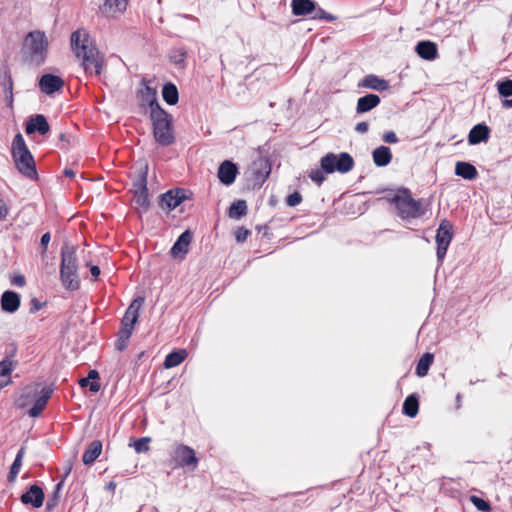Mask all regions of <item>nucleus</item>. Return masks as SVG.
<instances>
[{
    "label": "nucleus",
    "mask_w": 512,
    "mask_h": 512,
    "mask_svg": "<svg viewBox=\"0 0 512 512\" xmlns=\"http://www.w3.org/2000/svg\"><path fill=\"white\" fill-rule=\"evenodd\" d=\"M144 301L145 300L143 297H137L130 303L121 320L120 329L133 333L134 326L139 319V310L142 307Z\"/></svg>",
    "instance_id": "nucleus-10"
},
{
    "label": "nucleus",
    "mask_w": 512,
    "mask_h": 512,
    "mask_svg": "<svg viewBox=\"0 0 512 512\" xmlns=\"http://www.w3.org/2000/svg\"><path fill=\"white\" fill-rule=\"evenodd\" d=\"M455 174L465 180H474L478 176V171L470 162L458 161L455 165Z\"/></svg>",
    "instance_id": "nucleus-28"
},
{
    "label": "nucleus",
    "mask_w": 512,
    "mask_h": 512,
    "mask_svg": "<svg viewBox=\"0 0 512 512\" xmlns=\"http://www.w3.org/2000/svg\"><path fill=\"white\" fill-rule=\"evenodd\" d=\"M453 235H454V230H453L452 223L447 219H443L440 222L439 227L437 229V233H436V244H437L436 255H437V261L439 264H442V262L446 256V253H447L448 247L452 241Z\"/></svg>",
    "instance_id": "nucleus-9"
},
{
    "label": "nucleus",
    "mask_w": 512,
    "mask_h": 512,
    "mask_svg": "<svg viewBox=\"0 0 512 512\" xmlns=\"http://www.w3.org/2000/svg\"><path fill=\"white\" fill-rule=\"evenodd\" d=\"M419 412V395L412 393L408 395L402 406V413L410 418L416 417Z\"/></svg>",
    "instance_id": "nucleus-29"
},
{
    "label": "nucleus",
    "mask_w": 512,
    "mask_h": 512,
    "mask_svg": "<svg viewBox=\"0 0 512 512\" xmlns=\"http://www.w3.org/2000/svg\"><path fill=\"white\" fill-rule=\"evenodd\" d=\"M302 200V195L298 191H294L286 197L285 202L289 207H296L302 202Z\"/></svg>",
    "instance_id": "nucleus-48"
},
{
    "label": "nucleus",
    "mask_w": 512,
    "mask_h": 512,
    "mask_svg": "<svg viewBox=\"0 0 512 512\" xmlns=\"http://www.w3.org/2000/svg\"><path fill=\"white\" fill-rule=\"evenodd\" d=\"M21 304V296L18 292L13 290H6L2 293L0 298L1 310L6 313H15Z\"/></svg>",
    "instance_id": "nucleus-19"
},
{
    "label": "nucleus",
    "mask_w": 512,
    "mask_h": 512,
    "mask_svg": "<svg viewBox=\"0 0 512 512\" xmlns=\"http://www.w3.org/2000/svg\"><path fill=\"white\" fill-rule=\"evenodd\" d=\"M45 494L38 484L34 483L20 496V501L26 506L40 508L43 505Z\"/></svg>",
    "instance_id": "nucleus-15"
},
{
    "label": "nucleus",
    "mask_w": 512,
    "mask_h": 512,
    "mask_svg": "<svg viewBox=\"0 0 512 512\" xmlns=\"http://www.w3.org/2000/svg\"><path fill=\"white\" fill-rule=\"evenodd\" d=\"M11 157L17 171L31 181H38L36 162L29 150L23 135L18 132L12 141Z\"/></svg>",
    "instance_id": "nucleus-3"
},
{
    "label": "nucleus",
    "mask_w": 512,
    "mask_h": 512,
    "mask_svg": "<svg viewBox=\"0 0 512 512\" xmlns=\"http://www.w3.org/2000/svg\"><path fill=\"white\" fill-rule=\"evenodd\" d=\"M362 87L375 90V91H385L389 88V82L375 74L366 75L361 84Z\"/></svg>",
    "instance_id": "nucleus-27"
},
{
    "label": "nucleus",
    "mask_w": 512,
    "mask_h": 512,
    "mask_svg": "<svg viewBox=\"0 0 512 512\" xmlns=\"http://www.w3.org/2000/svg\"><path fill=\"white\" fill-rule=\"evenodd\" d=\"M102 442L100 440H93L90 442L82 455V462L84 465L93 464L102 452Z\"/></svg>",
    "instance_id": "nucleus-26"
},
{
    "label": "nucleus",
    "mask_w": 512,
    "mask_h": 512,
    "mask_svg": "<svg viewBox=\"0 0 512 512\" xmlns=\"http://www.w3.org/2000/svg\"><path fill=\"white\" fill-rule=\"evenodd\" d=\"M152 134L155 142L162 147H168L176 142L174 118L165 109L149 115Z\"/></svg>",
    "instance_id": "nucleus-5"
},
{
    "label": "nucleus",
    "mask_w": 512,
    "mask_h": 512,
    "mask_svg": "<svg viewBox=\"0 0 512 512\" xmlns=\"http://www.w3.org/2000/svg\"><path fill=\"white\" fill-rule=\"evenodd\" d=\"M38 87L42 93L46 95H53L62 90L64 87V80L58 75L45 73L39 77Z\"/></svg>",
    "instance_id": "nucleus-12"
},
{
    "label": "nucleus",
    "mask_w": 512,
    "mask_h": 512,
    "mask_svg": "<svg viewBox=\"0 0 512 512\" xmlns=\"http://www.w3.org/2000/svg\"><path fill=\"white\" fill-rule=\"evenodd\" d=\"M16 365L17 362L0 361V390L12 382L11 373Z\"/></svg>",
    "instance_id": "nucleus-33"
},
{
    "label": "nucleus",
    "mask_w": 512,
    "mask_h": 512,
    "mask_svg": "<svg viewBox=\"0 0 512 512\" xmlns=\"http://www.w3.org/2000/svg\"><path fill=\"white\" fill-rule=\"evenodd\" d=\"M496 87L501 97L508 99L512 96V79L504 78L497 81Z\"/></svg>",
    "instance_id": "nucleus-43"
},
{
    "label": "nucleus",
    "mask_w": 512,
    "mask_h": 512,
    "mask_svg": "<svg viewBox=\"0 0 512 512\" xmlns=\"http://www.w3.org/2000/svg\"><path fill=\"white\" fill-rule=\"evenodd\" d=\"M386 199L395 206L398 216L403 220L420 218L425 214L421 202L415 200L411 191L406 187L398 188L392 197Z\"/></svg>",
    "instance_id": "nucleus-6"
},
{
    "label": "nucleus",
    "mask_w": 512,
    "mask_h": 512,
    "mask_svg": "<svg viewBox=\"0 0 512 512\" xmlns=\"http://www.w3.org/2000/svg\"><path fill=\"white\" fill-rule=\"evenodd\" d=\"M162 98L168 105H176L179 101V91L177 86L168 81L162 86L161 90Z\"/></svg>",
    "instance_id": "nucleus-30"
},
{
    "label": "nucleus",
    "mask_w": 512,
    "mask_h": 512,
    "mask_svg": "<svg viewBox=\"0 0 512 512\" xmlns=\"http://www.w3.org/2000/svg\"><path fill=\"white\" fill-rule=\"evenodd\" d=\"M42 413V410L33 406L28 410V415L31 417V418H37L41 415Z\"/></svg>",
    "instance_id": "nucleus-58"
},
{
    "label": "nucleus",
    "mask_w": 512,
    "mask_h": 512,
    "mask_svg": "<svg viewBox=\"0 0 512 512\" xmlns=\"http://www.w3.org/2000/svg\"><path fill=\"white\" fill-rule=\"evenodd\" d=\"M8 215V207L5 201L0 198V221L4 220Z\"/></svg>",
    "instance_id": "nucleus-56"
},
{
    "label": "nucleus",
    "mask_w": 512,
    "mask_h": 512,
    "mask_svg": "<svg viewBox=\"0 0 512 512\" xmlns=\"http://www.w3.org/2000/svg\"><path fill=\"white\" fill-rule=\"evenodd\" d=\"M326 11L322 9L321 7L316 6L315 11L312 14V19L314 20H322L325 16Z\"/></svg>",
    "instance_id": "nucleus-55"
},
{
    "label": "nucleus",
    "mask_w": 512,
    "mask_h": 512,
    "mask_svg": "<svg viewBox=\"0 0 512 512\" xmlns=\"http://www.w3.org/2000/svg\"><path fill=\"white\" fill-rule=\"evenodd\" d=\"M456 409H459L461 407V401H462V395L460 393H458L456 395Z\"/></svg>",
    "instance_id": "nucleus-64"
},
{
    "label": "nucleus",
    "mask_w": 512,
    "mask_h": 512,
    "mask_svg": "<svg viewBox=\"0 0 512 512\" xmlns=\"http://www.w3.org/2000/svg\"><path fill=\"white\" fill-rule=\"evenodd\" d=\"M63 174L68 178H73L76 175L75 171L72 168L67 167L63 170Z\"/></svg>",
    "instance_id": "nucleus-60"
},
{
    "label": "nucleus",
    "mask_w": 512,
    "mask_h": 512,
    "mask_svg": "<svg viewBox=\"0 0 512 512\" xmlns=\"http://www.w3.org/2000/svg\"><path fill=\"white\" fill-rule=\"evenodd\" d=\"M148 164L145 163L138 170V174L132 182L134 191H147Z\"/></svg>",
    "instance_id": "nucleus-37"
},
{
    "label": "nucleus",
    "mask_w": 512,
    "mask_h": 512,
    "mask_svg": "<svg viewBox=\"0 0 512 512\" xmlns=\"http://www.w3.org/2000/svg\"><path fill=\"white\" fill-rule=\"evenodd\" d=\"M150 437H140L134 440L133 447L136 453H145L149 450Z\"/></svg>",
    "instance_id": "nucleus-45"
},
{
    "label": "nucleus",
    "mask_w": 512,
    "mask_h": 512,
    "mask_svg": "<svg viewBox=\"0 0 512 512\" xmlns=\"http://www.w3.org/2000/svg\"><path fill=\"white\" fill-rule=\"evenodd\" d=\"M354 159L348 152L327 153L321 157L319 167L312 169L308 173V177L318 186L322 185L326 180L325 174H333L338 172L346 174L354 167Z\"/></svg>",
    "instance_id": "nucleus-2"
},
{
    "label": "nucleus",
    "mask_w": 512,
    "mask_h": 512,
    "mask_svg": "<svg viewBox=\"0 0 512 512\" xmlns=\"http://www.w3.org/2000/svg\"><path fill=\"white\" fill-rule=\"evenodd\" d=\"M48 46L49 43L45 32L33 30L24 38L23 53L30 64L40 66L45 63Z\"/></svg>",
    "instance_id": "nucleus-7"
},
{
    "label": "nucleus",
    "mask_w": 512,
    "mask_h": 512,
    "mask_svg": "<svg viewBox=\"0 0 512 512\" xmlns=\"http://www.w3.org/2000/svg\"><path fill=\"white\" fill-rule=\"evenodd\" d=\"M382 140L388 144H395L398 142V137L394 131H387L383 134Z\"/></svg>",
    "instance_id": "nucleus-51"
},
{
    "label": "nucleus",
    "mask_w": 512,
    "mask_h": 512,
    "mask_svg": "<svg viewBox=\"0 0 512 512\" xmlns=\"http://www.w3.org/2000/svg\"><path fill=\"white\" fill-rule=\"evenodd\" d=\"M392 152L390 147L380 145L372 151V159L377 167H386L391 163Z\"/></svg>",
    "instance_id": "nucleus-25"
},
{
    "label": "nucleus",
    "mask_w": 512,
    "mask_h": 512,
    "mask_svg": "<svg viewBox=\"0 0 512 512\" xmlns=\"http://www.w3.org/2000/svg\"><path fill=\"white\" fill-rule=\"evenodd\" d=\"M99 373L97 370L95 369H92L89 371L87 377H83L79 380V385L82 387V388H85V387H89V390L93 393H97L100 388H101V385L99 383Z\"/></svg>",
    "instance_id": "nucleus-32"
},
{
    "label": "nucleus",
    "mask_w": 512,
    "mask_h": 512,
    "mask_svg": "<svg viewBox=\"0 0 512 512\" xmlns=\"http://www.w3.org/2000/svg\"><path fill=\"white\" fill-rule=\"evenodd\" d=\"M5 100H6L7 107H9L10 109H13V103H14V94H13V92L5 94Z\"/></svg>",
    "instance_id": "nucleus-59"
},
{
    "label": "nucleus",
    "mask_w": 512,
    "mask_h": 512,
    "mask_svg": "<svg viewBox=\"0 0 512 512\" xmlns=\"http://www.w3.org/2000/svg\"><path fill=\"white\" fill-rule=\"evenodd\" d=\"M417 55L427 61H434L438 58V46L430 40H421L415 46Z\"/></svg>",
    "instance_id": "nucleus-21"
},
{
    "label": "nucleus",
    "mask_w": 512,
    "mask_h": 512,
    "mask_svg": "<svg viewBox=\"0 0 512 512\" xmlns=\"http://www.w3.org/2000/svg\"><path fill=\"white\" fill-rule=\"evenodd\" d=\"M79 265L76 248L65 243L61 248L60 281L68 291H76L80 288Z\"/></svg>",
    "instance_id": "nucleus-4"
},
{
    "label": "nucleus",
    "mask_w": 512,
    "mask_h": 512,
    "mask_svg": "<svg viewBox=\"0 0 512 512\" xmlns=\"http://www.w3.org/2000/svg\"><path fill=\"white\" fill-rule=\"evenodd\" d=\"M70 43L75 56L81 59L85 72L99 76L102 71L104 57L97 46L92 43L89 33L84 29L73 31Z\"/></svg>",
    "instance_id": "nucleus-1"
},
{
    "label": "nucleus",
    "mask_w": 512,
    "mask_h": 512,
    "mask_svg": "<svg viewBox=\"0 0 512 512\" xmlns=\"http://www.w3.org/2000/svg\"><path fill=\"white\" fill-rule=\"evenodd\" d=\"M18 351L17 344L12 342L8 345V347L5 349L4 358L2 361H8V362H16L14 360L16 354Z\"/></svg>",
    "instance_id": "nucleus-47"
},
{
    "label": "nucleus",
    "mask_w": 512,
    "mask_h": 512,
    "mask_svg": "<svg viewBox=\"0 0 512 512\" xmlns=\"http://www.w3.org/2000/svg\"><path fill=\"white\" fill-rule=\"evenodd\" d=\"M105 489H106L107 491H112V492H114V490L116 489V483H115L114 481H110V482L106 485Z\"/></svg>",
    "instance_id": "nucleus-62"
},
{
    "label": "nucleus",
    "mask_w": 512,
    "mask_h": 512,
    "mask_svg": "<svg viewBox=\"0 0 512 512\" xmlns=\"http://www.w3.org/2000/svg\"><path fill=\"white\" fill-rule=\"evenodd\" d=\"M46 304H47V302H46V301H40L38 298L33 297V298L30 300L29 313H30V314H34V313H36L37 311H39L40 309H42L44 306H46Z\"/></svg>",
    "instance_id": "nucleus-49"
},
{
    "label": "nucleus",
    "mask_w": 512,
    "mask_h": 512,
    "mask_svg": "<svg viewBox=\"0 0 512 512\" xmlns=\"http://www.w3.org/2000/svg\"><path fill=\"white\" fill-rule=\"evenodd\" d=\"M381 102L380 97L374 93H368L357 100L356 113L363 114L376 108Z\"/></svg>",
    "instance_id": "nucleus-22"
},
{
    "label": "nucleus",
    "mask_w": 512,
    "mask_h": 512,
    "mask_svg": "<svg viewBox=\"0 0 512 512\" xmlns=\"http://www.w3.org/2000/svg\"><path fill=\"white\" fill-rule=\"evenodd\" d=\"M13 79L10 69L7 64L0 66V86L3 89L4 94L13 92Z\"/></svg>",
    "instance_id": "nucleus-36"
},
{
    "label": "nucleus",
    "mask_w": 512,
    "mask_h": 512,
    "mask_svg": "<svg viewBox=\"0 0 512 512\" xmlns=\"http://www.w3.org/2000/svg\"><path fill=\"white\" fill-rule=\"evenodd\" d=\"M133 201L137 208L146 213L150 209L149 193L147 191H134Z\"/></svg>",
    "instance_id": "nucleus-39"
},
{
    "label": "nucleus",
    "mask_w": 512,
    "mask_h": 512,
    "mask_svg": "<svg viewBox=\"0 0 512 512\" xmlns=\"http://www.w3.org/2000/svg\"><path fill=\"white\" fill-rule=\"evenodd\" d=\"M50 239H51V234L50 232H46L44 233L41 238H40V246L42 248V253H45L46 250H47V247H48V244L50 242Z\"/></svg>",
    "instance_id": "nucleus-52"
},
{
    "label": "nucleus",
    "mask_w": 512,
    "mask_h": 512,
    "mask_svg": "<svg viewBox=\"0 0 512 512\" xmlns=\"http://www.w3.org/2000/svg\"><path fill=\"white\" fill-rule=\"evenodd\" d=\"M53 393V388L49 386L42 387L40 391V395L35 399L33 406L41 409L42 411L45 409L51 395Z\"/></svg>",
    "instance_id": "nucleus-42"
},
{
    "label": "nucleus",
    "mask_w": 512,
    "mask_h": 512,
    "mask_svg": "<svg viewBox=\"0 0 512 512\" xmlns=\"http://www.w3.org/2000/svg\"><path fill=\"white\" fill-rule=\"evenodd\" d=\"M336 19H337V17H336V16H334V15H332V14H330V13L326 12V14H325V16L323 17V19H322V20H325V21H328V22H333V21H335Z\"/></svg>",
    "instance_id": "nucleus-61"
},
{
    "label": "nucleus",
    "mask_w": 512,
    "mask_h": 512,
    "mask_svg": "<svg viewBox=\"0 0 512 512\" xmlns=\"http://www.w3.org/2000/svg\"><path fill=\"white\" fill-rule=\"evenodd\" d=\"M434 361V355L430 352L424 353L418 360L415 368V374L418 377H425L428 374L430 366Z\"/></svg>",
    "instance_id": "nucleus-34"
},
{
    "label": "nucleus",
    "mask_w": 512,
    "mask_h": 512,
    "mask_svg": "<svg viewBox=\"0 0 512 512\" xmlns=\"http://www.w3.org/2000/svg\"><path fill=\"white\" fill-rule=\"evenodd\" d=\"M132 333L127 330L120 329L117 333V340L115 342V347L118 351H124L128 346L129 338Z\"/></svg>",
    "instance_id": "nucleus-44"
},
{
    "label": "nucleus",
    "mask_w": 512,
    "mask_h": 512,
    "mask_svg": "<svg viewBox=\"0 0 512 512\" xmlns=\"http://www.w3.org/2000/svg\"><path fill=\"white\" fill-rule=\"evenodd\" d=\"M128 0H105V2L99 6V12L105 16L110 17L116 12H124L127 8Z\"/></svg>",
    "instance_id": "nucleus-24"
},
{
    "label": "nucleus",
    "mask_w": 512,
    "mask_h": 512,
    "mask_svg": "<svg viewBox=\"0 0 512 512\" xmlns=\"http://www.w3.org/2000/svg\"><path fill=\"white\" fill-rule=\"evenodd\" d=\"M247 203L245 200L239 199L231 203L228 209V215L232 219H240L247 214Z\"/></svg>",
    "instance_id": "nucleus-38"
},
{
    "label": "nucleus",
    "mask_w": 512,
    "mask_h": 512,
    "mask_svg": "<svg viewBox=\"0 0 512 512\" xmlns=\"http://www.w3.org/2000/svg\"><path fill=\"white\" fill-rule=\"evenodd\" d=\"M187 58V50L183 47L173 49L169 54L170 62L179 68H183Z\"/></svg>",
    "instance_id": "nucleus-40"
},
{
    "label": "nucleus",
    "mask_w": 512,
    "mask_h": 512,
    "mask_svg": "<svg viewBox=\"0 0 512 512\" xmlns=\"http://www.w3.org/2000/svg\"><path fill=\"white\" fill-rule=\"evenodd\" d=\"M63 485H64V479L60 480L54 486V490H53L52 494L48 497V500L46 502V509L47 510H52V509H54L58 505V503L60 501L61 491H62Z\"/></svg>",
    "instance_id": "nucleus-41"
},
{
    "label": "nucleus",
    "mask_w": 512,
    "mask_h": 512,
    "mask_svg": "<svg viewBox=\"0 0 512 512\" xmlns=\"http://www.w3.org/2000/svg\"><path fill=\"white\" fill-rule=\"evenodd\" d=\"M50 132V125L45 115L34 114L28 117L25 122V133L27 135L40 134L47 135Z\"/></svg>",
    "instance_id": "nucleus-13"
},
{
    "label": "nucleus",
    "mask_w": 512,
    "mask_h": 512,
    "mask_svg": "<svg viewBox=\"0 0 512 512\" xmlns=\"http://www.w3.org/2000/svg\"><path fill=\"white\" fill-rule=\"evenodd\" d=\"M238 174L239 167L232 160H224L221 162L217 171V177L220 183L225 186L232 185Z\"/></svg>",
    "instance_id": "nucleus-14"
},
{
    "label": "nucleus",
    "mask_w": 512,
    "mask_h": 512,
    "mask_svg": "<svg viewBox=\"0 0 512 512\" xmlns=\"http://www.w3.org/2000/svg\"><path fill=\"white\" fill-rule=\"evenodd\" d=\"M491 129L484 123L474 125L468 134L469 145H478L489 140Z\"/></svg>",
    "instance_id": "nucleus-20"
},
{
    "label": "nucleus",
    "mask_w": 512,
    "mask_h": 512,
    "mask_svg": "<svg viewBox=\"0 0 512 512\" xmlns=\"http://www.w3.org/2000/svg\"><path fill=\"white\" fill-rule=\"evenodd\" d=\"M471 502L474 504L478 511L489 512L491 510V505L489 501L481 497L471 496Z\"/></svg>",
    "instance_id": "nucleus-46"
},
{
    "label": "nucleus",
    "mask_w": 512,
    "mask_h": 512,
    "mask_svg": "<svg viewBox=\"0 0 512 512\" xmlns=\"http://www.w3.org/2000/svg\"><path fill=\"white\" fill-rule=\"evenodd\" d=\"M317 2L314 0H292L291 10L294 16H308L313 14Z\"/></svg>",
    "instance_id": "nucleus-23"
},
{
    "label": "nucleus",
    "mask_w": 512,
    "mask_h": 512,
    "mask_svg": "<svg viewBox=\"0 0 512 512\" xmlns=\"http://www.w3.org/2000/svg\"><path fill=\"white\" fill-rule=\"evenodd\" d=\"M502 106L504 108H512V98L511 99H504L502 101Z\"/></svg>",
    "instance_id": "nucleus-63"
},
{
    "label": "nucleus",
    "mask_w": 512,
    "mask_h": 512,
    "mask_svg": "<svg viewBox=\"0 0 512 512\" xmlns=\"http://www.w3.org/2000/svg\"><path fill=\"white\" fill-rule=\"evenodd\" d=\"M11 283L13 285H16L18 287H23L25 284H26V279L24 277V275L22 274H18V275H15L12 279H11Z\"/></svg>",
    "instance_id": "nucleus-53"
},
{
    "label": "nucleus",
    "mask_w": 512,
    "mask_h": 512,
    "mask_svg": "<svg viewBox=\"0 0 512 512\" xmlns=\"http://www.w3.org/2000/svg\"><path fill=\"white\" fill-rule=\"evenodd\" d=\"M89 270L93 278V281L98 280L99 275L101 273L100 267L98 265H90Z\"/></svg>",
    "instance_id": "nucleus-57"
},
{
    "label": "nucleus",
    "mask_w": 512,
    "mask_h": 512,
    "mask_svg": "<svg viewBox=\"0 0 512 512\" xmlns=\"http://www.w3.org/2000/svg\"><path fill=\"white\" fill-rule=\"evenodd\" d=\"M142 84L144 85V89L140 91L143 102L141 106L143 107L147 105L149 107V115L164 110L158 102L156 89L149 86L148 81L145 78H143Z\"/></svg>",
    "instance_id": "nucleus-16"
},
{
    "label": "nucleus",
    "mask_w": 512,
    "mask_h": 512,
    "mask_svg": "<svg viewBox=\"0 0 512 512\" xmlns=\"http://www.w3.org/2000/svg\"><path fill=\"white\" fill-rule=\"evenodd\" d=\"M253 189H259L271 173V164L268 159L260 158L254 161L251 167Z\"/></svg>",
    "instance_id": "nucleus-11"
},
{
    "label": "nucleus",
    "mask_w": 512,
    "mask_h": 512,
    "mask_svg": "<svg viewBox=\"0 0 512 512\" xmlns=\"http://www.w3.org/2000/svg\"><path fill=\"white\" fill-rule=\"evenodd\" d=\"M250 231L248 229H246L245 227H238L235 232H234V236H235V239L238 243H242L244 242L247 237L250 235Z\"/></svg>",
    "instance_id": "nucleus-50"
},
{
    "label": "nucleus",
    "mask_w": 512,
    "mask_h": 512,
    "mask_svg": "<svg viewBox=\"0 0 512 512\" xmlns=\"http://www.w3.org/2000/svg\"><path fill=\"white\" fill-rule=\"evenodd\" d=\"M188 356L186 349H176L168 353L163 365L166 369L174 368L180 365Z\"/></svg>",
    "instance_id": "nucleus-31"
},
{
    "label": "nucleus",
    "mask_w": 512,
    "mask_h": 512,
    "mask_svg": "<svg viewBox=\"0 0 512 512\" xmlns=\"http://www.w3.org/2000/svg\"><path fill=\"white\" fill-rule=\"evenodd\" d=\"M369 130V124L366 121H362L356 124L355 131L360 134H365Z\"/></svg>",
    "instance_id": "nucleus-54"
},
{
    "label": "nucleus",
    "mask_w": 512,
    "mask_h": 512,
    "mask_svg": "<svg viewBox=\"0 0 512 512\" xmlns=\"http://www.w3.org/2000/svg\"><path fill=\"white\" fill-rule=\"evenodd\" d=\"M193 193L185 188L176 187L162 193L158 198V205L167 213L173 211L184 201L192 199Z\"/></svg>",
    "instance_id": "nucleus-8"
},
{
    "label": "nucleus",
    "mask_w": 512,
    "mask_h": 512,
    "mask_svg": "<svg viewBox=\"0 0 512 512\" xmlns=\"http://www.w3.org/2000/svg\"><path fill=\"white\" fill-rule=\"evenodd\" d=\"M24 454H25V447L22 446L18 450V452H17V454L15 456V459H14L13 463L10 466V470H9L8 475H7V481L9 483L15 482V480L17 478V475L19 474V471H20V469L22 467V461H23Z\"/></svg>",
    "instance_id": "nucleus-35"
},
{
    "label": "nucleus",
    "mask_w": 512,
    "mask_h": 512,
    "mask_svg": "<svg viewBox=\"0 0 512 512\" xmlns=\"http://www.w3.org/2000/svg\"><path fill=\"white\" fill-rule=\"evenodd\" d=\"M174 459L176 463L181 467L193 466L195 467L198 463L195 451L186 445H178L174 451Z\"/></svg>",
    "instance_id": "nucleus-17"
},
{
    "label": "nucleus",
    "mask_w": 512,
    "mask_h": 512,
    "mask_svg": "<svg viewBox=\"0 0 512 512\" xmlns=\"http://www.w3.org/2000/svg\"><path fill=\"white\" fill-rule=\"evenodd\" d=\"M191 240H192V232H191V230L186 229L178 236V238L172 245V247L170 249V254L174 258H177L179 256H181L182 258L185 257V255L189 251V246H190Z\"/></svg>",
    "instance_id": "nucleus-18"
}]
</instances>
